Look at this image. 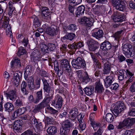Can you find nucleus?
Wrapping results in <instances>:
<instances>
[{
  "instance_id": "obj_1",
  "label": "nucleus",
  "mask_w": 135,
  "mask_h": 135,
  "mask_svg": "<svg viewBox=\"0 0 135 135\" xmlns=\"http://www.w3.org/2000/svg\"><path fill=\"white\" fill-rule=\"evenodd\" d=\"M62 61L61 65L62 69L60 67L57 61L55 60L54 62L55 70L59 76H60L62 74L63 70L68 73L71 72V68L68 60L66 59H64Z\"/></svg>"
},
{
  "instance_id": "obj_2",
  "label": "nucleus",
  "mask_w": 135,
  "mask_h": 135,
  "mask_svg": "<svg viewBox=\"0 0 135 135\" xmlns=\"http://www.w3.org/2000/svg\"><path fill=\"white\" fill-rule=\"evenodd\" d=\"M71 64L76 69H80L81 67H85L86 64L84 60L80 57H78L76 59H73Z\"/></svg>"
},
{
  "instance_id": "obj_3",
  "label": "nucleus",
  "mask_w": 135,
  "mask_h": 135,
  "mask_svg": "<svg viewBox=\"0 0 135 135\" xmlns=\"http://www.w3.org/2000/svg\"><path fill=\"white\" fill-rule=\"evenodd\" d=\"M43 27L46 30V33L51 36H54L57 35L58 30L57 27L55 25H51L50 27H48L46 24L43 25Z\"/></svg>"
},
{
  "instance_id": "obj_4",
  "label": "nucleus",
  "mask_w": 135,
  "mask_h": 135,
  "mask_svg": "<svg viewBox=\"0 0 135 135\" xmlns=\"http://www.w3.org/2000/svg\"><path fill=\"white\" fill-rule=\"evenodd\" d=\"M122 50L123 53L127 57H133L135 53L131 48H130L128 44H126L123 45Z\"/></svg>"
},
{
  "instance_id": "obj_5",
  "label": "nucleus",
  "mask_w": 135,
  "mask_h": 135,
  "mask_svg": "<svg viewBox=\"0 0 135 135\" xmlns=\"http://www.w3.org/2000/svg\"><path fill=\"white\" fill-rule=\"evenodd\" d=\"M63 101L62 97L57 95L55 97V100L52 101V104L57 109H60L62 106Z\"/></svg>"
},
{
  "instance_id": "obj_6",
  "label": "nucleus",
  "mask_w": 135,
  "mask_h": 135,
  "mask_svg": "<svg viewBox=\"0 0 135 135\" xmlns=\"http://www.w3.org/2000/svg\"><path fill=\"white\" fill-rule=\"evenodd\" d=\"M115 75L113 73L110 74L109 76H107L105 80V85L107 88L109 87L114 80Z\"/></svg>"
},
{
  "instance_id": "obj_7",
  "label": "nucleus",
  "mask_w": 135,
  "mask_h": 135,
  "mask_svg": "<svg viewBox=\"0 0 135 135\" xmlns=\"http://www.w3.org/2000/svg\"><path fill=\"white\" fill-rule=\"evenodd\" d=\"M124 0H116L114 5L116 9L120 11H123L125 7Z\"/></svg>"
},
{
  "instance_id": "obj_8",
  "label": "nucleus",
  "mask_w": 135,
  "mask_h": 135,
  "mask_svg": "<svg viewBox=\"0 0 135 135\" xmlns=\"http://www.w3.org/2000/svg\"><path fill=\"white\" fill-rule=\"evenodd\" d=\"M99 56H100V55L98 53L95 54L94 55H91V57L94 61L95 68H96L97 69H99L101 67V64L98 60V57Z\"/></svg>"
},
{
  "instance_id": "obj_9",
  "label": "nucleus",
  "mask_w": 135,
  "mask_h": 135,
  "mask_svg": "<svg viewBox=\"0 0 135 135\" xmlns=\"http://www.w3.org/2000/svg\"><path fill=\"white\" fill-rule=\"evenodd\" d=\"M41 11L42 16L45 17V19L49 20L51 19V13L48 8L46 7H43L41 9Z\"/></svg>"
},
{
  "instance_id": "obj_10",
  "label": "nucleus",
  "mask_w": 135,
  "mask_h": 135,
  "mask_svg": "<svg viewBox=\"0 0 135 135\" xmlns=\"http://www.w3.org/2000/svg\"><path fill=\"white\" fill-rule=\"evenodd\" d=\"M81 23L85 24L86 26L88 27L91 26L93 23V22L91 19L85 17L81 18Z\"/></svg>"
},
{
  "instance_id": "obj_11",
  "label": "nucleus",
  "mask_w": 135,
  "mask_h": 135,
  "mask_svg": "<svg viewBox=\"0 0 135 135\" xmlns=\"http://www.w3.org/2000/svg\"><path fill=\"white\" fill-rule=\"evenodd\" d=\"M112 47V45L108 41H105L102 43L100 46V48L103 50H108Z\"/></svg>"
},
{
  "instance_id": "obj_12",
  "label": "nucleus",
  "mask_w": 135,
  "mask_h": 135,
  "mask_svg": "<svg viewBox=\"0 0 135 135\" xmlns=\"http://www.w3.org/2000/svg\"><path fill=\"white\" fill-rule=\"evenodd\" d=\"M26 111V109L25 108H22L18 109L16 110L13 114L12 115L13 118L14 119L17 118L21 115L24 114Z\"/></svg>"
},
{
  "instance_id": "obj_13",
  "label": "nucleus",
  "mask_w": 135,
  "mask_h": 135,
  "mask_svg": "<svg viewBox=\"0 0 135 135\" xmlns=\"http://www.w3.org/2000/svg\"><path fill=\"white\" fill-rule=\"evenodd\" d=\"M39 52L37 51L34 50L33 51L31 55V60L32 62H36L40 61V59L37 56Z\"/></svg>"
},
{
  "instance_id": "obj_14",
  "label": "nucleus",
  "mask_w": 135,
  "mask_h": 135,
  "mask_svg": "<svg viewBox=\"0 0 135 135\" xmlns=\"http://www.w3.org/2000/svg\"><path fill=\"white\" fill-rule=\"evenodd\" d=\"M123 124L125 126L129 127L132 126L135 123V118H126L123 121Z\"/></svg>"
},
{
  "instance_id": "obj_15",
  "label": "nucleus",
  "mask_w": 135,
  "mask_h": 135,
  "mask_svg": "<svg viewBox=\"0 0 135 135\" xmlns=\"http://www.w3.org/2000/svg\"><path fill=\"white\" fill-rule=\"evenodd\" d=\"M22 125L21 120H16L14 123L13 128L15 130H16L17 132H20V131L22 129Z\"/></svg>"
},
{
  "instance_id": "obj_16",
  "label": "nucleus",
  "mask_w": 135,
  "mask_h": 135,
  "mask_svg": "<svg viewBox=\"0 0 135 135\" xmlns=\"http://www.w3.org/2000/svg\"><path fill=\"white\" fill-rule=\"evenodd\" d=\"M6 95L7 99H9L12 101L14 100L17 97L16 91L15 90H11L8 93H6Z\"/></svg>"
},
{
  "instance_id": "obj_17",
  "label": "nucleus",
  "mask_w": 135,
  "mask_h": 135,
  "mask_svg": "<svg viewBox=\"0 0 135 135\" xmlns=\"http://www.w3.org/2000/svg\"><path fill=\"white\" fill-rule=\"evenodd\" d=\"M42 80L44 84L43 89L44 91L47 93H49L51 89L50 84L49 83L47 80L44 78L42 79Z\"/></svg>"
},
{
  "instance_id": "obj_18",
  "label": "nucleus",
  "mask_w": 135,
  "mask_h": 135,
  "mask_svg": "<svg viewBox=\"0 0 135 135\" xmlns=\"http://www.w3.org/2000/svg\"><path fill=\"white\" fill-rule=\"evenodd\" d=\"M111 65L108 62H105L103 66V73L104 74H109L111 71Z\"/></svg>"
},
{
  "instance_id": "obj_19",
  "label": "nucleus",
  "mask_w": 135,
  "mask_h": 135,
  "mask_svg": "<svg viewBox=\"0 0 135 135\" xmlns=\"http://www.w3.org/2000/svg\"><path fill=\"white\" fill-rule=\"evenodd\" d=\"M85 7L83 6H81L78 7L75 13L76 17H80L84 13Z\"/></svg>"
},
{
  "instance_id": "obj_20",
  "label": "nucleus",
  "mask_w": 135,
  "mask_h": 135,
  "mask_svg": "<svg viewBox=\"0 0 135 135\" xmlns=\"http://www.w3.org/2000/svg\"><path fill=\"white\" fill-rule=\"evenodd\" d=\"M32 122H33L36 128L38 130H42L43 127L41 122H38L35 117H34L32 120Z\"/></svg>"
},
{
  "instance_id": "obj_21",
  "label": "nucleus",
  "mask_w": 135,
  "mask_h": 135,
  "mask_svg": "<svg viewBox=\"0 0 135 135\" xmlns=\"http://www.w3.org/2000/svg\"><path fill=\"white\" fill-rule=\"evenodd\" d=\"M70 113H72L71 116L70 118L71 120H74L78 115V110L76 108H73L71 111Z\"/></svg>"
},
{
  "instance_id": "obj_22",
  "label": "nucleus",
  "mask_w": 135,
  "mask_h": 135,
  "mask_svg": "<svg viewBox=\"0 0 135 135\" xmlns=\"http://www.w3.org/2000/svg\"><path fill=\"white\" fill-rule=\"evenodd\" d=\"M4 108L5 110L9 112H11L14 109V106L12 104L9 102H7L5 104Z\"/></svg>"
},
{
  "instance_id": "obj_23",
  "label": "nucleus",
  "mask_w": 135,
  "mask_h": 135,
  "mask_svg": "<svg viewBox=\"0 0 135 135\" xmlns=\"http://www.w3.org/2000/svg\"><path fill=\"white\" fill-rule=\"evenodd\" d=\"M103 33L102 30H99L93 33L92 36L96 39H99L102 38L103 36Z\"/></svg>"
},
{
  "instance_id": "obj_24",
  "label": "nucleus",
  "mask_w": 135,
  "mask_h": 135,
  "mask_svg": "<svg viewBox=\"0 0 135 135\" xmlns=\"http://www.w3.org/2000/svg\"><path fill=\"white\" fill-rule=\"evenodd\" d=\"M47 131L49 134L55 135L57 132V128L54 126H51L48 128Z\"/></svg>"
},
{
  "instance_id": "obj_25",
  "label": "nucleus",
  "mask_w": 135,
  "mask_h": 135,
  "mask_svg": "<svg viewBox=\"0 0 135 135\" xmlns=\"http://www.w3.org/2000/svg\"><path fill=\"white\" fill-rule=\"evenodd\" d=\"M27 84L26 82L23 81L21 85V90L24 95H27L28 94V92L27 91L26 88L27 86Z\"/></svg>"
},
{
  "instance_id": "obj_26",
  "label": "nucleus",
  "mask_w": 135,
  "mask_h": 135,
  "mask_svg": "<svg viewBox=\"0 0 135 135\" xmlns=\"http://www.w3.org/2000/svg\"><path fill=\"white\" fill-rule=\"evenodd\" d=\"M113 20L115 22H122L124 21L125 20V17L121 15L118 14L114 16L113 18Z\"/></svg>"
},
{
  "instance_id": "obj_27",
  "label": "nucleus",
  "mask_w": 135,
  "mask_h": 135,
  "mask_svg": "<svg viewBox=\"0 0 135 135\" xmlns=\"http://www.w3.org/2000/svg\"><path fill=\"white\" fill-rule=\"evenodd\" d=\"M94 87L93 86H90L85 88L84 91L86 95L90 96L93 94L94 91Z\"/></svg>"
},
{
  "instance_id": "obj_28",
  "label": "nucleus",
  "mask_w": 135,
  "mask_h": 135,
  "mask_svg": "<svg viewBox=\"0 0 135 135\" xmlns=\"http://www.w3.org/2000/svg\"><path fill=\"white\" fill-rule=\"evenodd\" d=\"M42 99V91L41 90L36 92V94L35 99L37 103H38Z\"/></svg>"
},
{
  "instance_id": "obj_29",
  "label": "nucleus",
  "mask_w": 135,
  "mask_h": 135,
  "mask_svg": "<svg viewBox=\"0 0 135 135\" xmlns=\"http://www.w3.org/2000/svg\"><path fill=\"white\" fill-rule=\"evenodd\" d=\"M72 123L69 120L67 119L63 122L62 127L65 129H69V128L72 127Z\"/></svg>"
},
{
  "instance_id": "obj_30",
  "label": "nucleus",
  "mask_w": 135,
  "mask_h": 135,
  "mask_svg": "<svg viewBox=\"0 0 135 135\" xmlns=\"http://www.w3.org/2000/svg\"><path fill=\"white\" fill-rule=\"evenodd\" d=\"M45 107L44 106L41 102L38 105L35 106V108L33 110V112L35 113L38 112L43 109Z\"/></svg>"
},
{
  "instance_id": "obj_31",
  "label": "nucleus",
  "mask_w": 135,
  "mask_h": 135,
  "mask_svg": "<svg viewBox=\"0 0 135 135\" xmlns=\"http://www.w3.org/2000/svg\"><path fill=\"white\" fill-rule=\"evenodd\" d=\"M52 97L53 96L52 95L50 96H49L48 97H46L41 102L45 107H46L49 104L51 100L52 99Z\"/></svg>"
},
{
  "instance_id": "obj_32",
  "label": "nucleus",
  "mask_w": 135,
  "mask_h": 135,
  "mask_svg": "<svg viewBox=\"0 0 135 135\" xmlns=\"http://www.w3.org/2000/svg\"><path fill=\"white\" fill-rule=\"evenodd\" d=\"M95 89L97 92L99 93H102L104 90L103 85L99 82L96 83Z\"/></svg>"
},
{
  "instance_id": "obj_33",
  "label": "nucleus",
  "mask_w": 135,
  "mask_h": 135,
  "mask_svg": "<svg viewBox=\"0 0 135 135\" xmlns=\"http://www.w3.org/2000/svg\"><path fill=\"white\" fill-rule=\"evenodd\" d=\"M3 19V22L2 25V27L5 29L6 28H7L8 26H10V25H8L9 19L8 17H4Z\"/></svg>"
},
{
  "instance_id": "obj_34",
  "label": "nucleus",
  "mask_w": 135,
  "mask_h": 135,
  "mask_svg": "<svg viewBox=\"0 0 135 135\" xmlns=\"http://www.w3.org/2000/svg\"><path fill=\"white\" fill-rule=\"evenodd\" d=\"M18 66L19 67H21L20 60L17 58L15 57L11 61V67Z\"/></svg>"
},
{
  "instance_id": "obj_35",
  "label": "nucleus",
  "mask_w": 135,
  "mask_h": 135,
  "mask_svg": "<svg viewBox=\"0 0 135 135\" xmlns=\"http://www.w3.org/2000/svg\"><path fill=\"white\" fill-rule=\"evenodd\" d=\"M75 36V33H69L65 36L63 37V38L64 40L68 39L71 41L74 39Z\"/></svg>"
},
{
  "instance_id": "obj_36",
  "label": "nucleus",
  "mask_w": 135,
  "mask_h": 135,
  "mask_svg": "<svg viewBox=\"0 0 135 135\" xmlns=\"http://www.w3.org/2000/svg\"><path fill=\"white\" fill-rule=\"evenodd\" d=\"M119 75H126L128 76V75L132 76L133 75V74L130 72L128 70H127L126 71L123 70H120L119 72Z\"/></svg>"
},
{
  "instance_id": "obj_37",
  "label": "nucleus",
  "mask_w": 135,
  "mask_h": 135,
  "mask_svg": "<svg viewBox=\"0 0 135 135\" xmlns=\"http://www.w3.org/2000/svg\"><path fill=\"white\" fill-rule=\"evenodd\" d=\"M40 47L41 51L44 53H49L48 45L41 43L40 45Z\"/></svg>"
},
{
  "instance_id": "obj_38",
  "label": "nucleus",
  "mask_w": 135,
  "mask_h": 135,
  "mask_svg": "<svg viewBox=\"0 0 135 135\" xmlns=\"http://www.w3.org/2000/svg\"><path fill=\"white\" fill-rule=\"evenodd\" d=\"M122 112H123L122 111L117 105L115 106L114 109L112 111L113 114L116 116L119 115Z\"/></svg>"
},
{
  "instance_id": "obj_39",
  "label": "nucleus",
  "mask_w": 135,
  "mask_h": 135,
  "mask_svg": "<svg viewBox=\"0 0 135 135\" xmlns=\"http://www.w3.org/2000/svg\"><path fill=\"white\" fill-rule=\"evenodd\" d=\"M81 79H82L83 82L85 83H87L91 80L89 77L88 74L86 72H85L84 75H83Z\"/></svg>"
},
{
  "instance_id": "obj_40",
  "label": "nucleus",
  "mask_w": 135,
  "mask_h": 135,
  "mask_svg": "<svg viewBox=\"0 0 135 135\" xmlns=\"http://www.w3.org/2000/svg\"><path fill=\"white\" fill-rule=\"evenodd\" d=\"M114 118L112 114L110 113H107L106 116V120L107 122L111 123L113 122Z\"/></svg>"
},
{
  "instance_id": "obj_41",
  "label": "nucleus",
  "mask_w": 135,
  "mask_h": 135,
  "mask_svg": "<svg viewBox=\"0 0 135 135\" xmlns=\"http://www.w3.org/2000/svg\"><path fill=\"white\" fill-rule=\"evenodd\" d=\"M32 66H27L25 69V76H28L32 72Z\"/></svg>"
},
{
  "instance_id": "obj_42",
  "label": "nucleus",
  "mask_w": 135,
  "mask_h": 135,
  "mask_svg": "<svg viewBox=\"0 0 135 135\" xmlns=\"http://www.w3.org/2000/svg\"><path fill=\"white\" fill-rule=\"evenodd\" d=\"M116 105L119 108H120V110L122 111V112L126 109V107L124 103L122 101H120L118 102L117 103Z\"/></svg>"
},
{
  "instance_id": "obj_43",
  "label": "nucleus",
  "mask_w": 135,
  "mask_h": 135,
  "mask_svg": "<svg viewBox=\"0 0 135 135\" xmlns=\"http://www.w3.org/2000/svg\"><path fill=\"white\" fill-rule=\"evenodd\" d=\"M22 73L21 71H18L14 74V79H17L20 80L22 78Z\"/></svg>"
},
{
  "instance_id": "obj_44",
  "label": "nucleus",
  "mask_w": 135,
  "mask_h": 135,
  "mask_svg": "<svg viewBox=\"0 0 135 135\" xmlns=\"http://www.w3.org/2000/svg\"><path fill=\"white\" fill-rule=\"evenodd\" d=\"M8 13V15L10 16H11L13 14L15 15L16 12L15 8L14 7H9Z\"/></svg>"
},
{
  "instance_id": "obj_45",
  "label": "nucleus",
  "mask_w": 135,
  "mask_h": 135,
  "mask_svg": "<svg viewBox=\"0 0 135 135\" xmlns=\"http://www.w3.org/2000/svg\"><path fill=\"white\" fill-rule=\"evenodd\" d=\"M24 78L27 81L28 84L34 83V79L32 76L28 77V76H24Z\"/></svg>"
},
{
  "instance_id": "obj_46",
  "label": "nucleus",
  "mask_w": 135,
  "mask_h": 135,
  "mask_svg": "<svg viewBox=\"0 0 135 135\" xmlns=\"http://www.w3.org/2000/svg\"><path fill=\"white\" fill-rule=\"evenodd\" d=\"M88 45L97 46L98 44V42L95 40L91 39L88 40L87 42Z\"/></svg>"
},
{
  "instance_id": "obj_47",
  "label": "nucleus",
  "mask_w": 135,
  "mask_h": 135,
  "mask_svg": "<svg viewBox=\"0 0 135 135\" xmlns=\"http://www.w3.org/2000/svg\"><path fill=\"white\" fill-rule=\"evenodd\" d=\"M41 25L40 22L37 17H35L33 21V25L35 28L39 27Z\"/></svg>"
},
{
  "instance_id": "obj_48",
  "label": "nucleus",
  "mask_w": 135,
  "mask_h": 135,
  "mask_svg": "<svg viewBox=\"0 0 135 135\" xmlns=\"http://www.w3.org/2000/svg\"><path fill=\"white\" fill-rule=\"evenodd\" d=\"M6 29V33L7 35L9 36L11 38H12L13 35L11 30V27L10 26H8Z\"/></svg>"
},
{
  "instance_id": "obj_49",
  "label": "nucleus",
  "mask_w": 135,
  "mask_h": 135,
  "mask_svg": "<svg viewBox=\"0 0 135 135\" xmlns=\"http://www.w3.org/2000/svg\"><path fill=\"white\" fill-rule=\"evenodd\" d=\"M26 52L24 48L22 46H21L19 48L17 54L18 56H20L25 54Z\"/></svg>"
},
{
  "instance_id": "obj_50",
  "label": "nucleus",
  "mask_w": 135,
  "mask_h": 135,
  "mask_svg": "<svg viewBox=\"0 0 135 135\" xmlns=\"http://www.w3.org/2000/svg\"><path fill=\"white\" fill-rule=\"evenodd\" d=\"M68 47L70 51L73 52L75 51L76 50L75 42L72 44H68Z\"/></svg>"
},
{
  "instance_id": "obj_51",
  "label": "nucleus",
  "mask_w": 135,
  "mask_h": 135,
  "mask_svg": "<svg viewBox=\"0 0 135 135\" xmlns=\"http://www.w3.org/2000/svg\"><path fill=\"white\" fill-rule=\"evenodd\" d=\"M49 52L54 51L56 48V45L54 44L49 43L48 44Z\"/></svg>"
},
{
  "instance_id": "obj_52",
  "label": "nucleus",
  "mask_w": 135,
  "mask_h": 135,
  "mask_svg": "<svg viewBox=\"0 0 135 135\" xmlns=\"http://www.w3.org/2000/svg\"><path fill=\"white\" fill-rule=\"evenodd\" d=\"M41 79L40 78H37L35 81V85L37 89L40 88L41 84Z\"/></svg>"
},
{
  "instance_id": "obj_53",
  "label": "nucleus",
  "mask_w": 135,
  "mask_h": 135,
  "mask_svg": "<svg viewBox=\"0 0 135 135\" xmlns=\"http://www.w3.org/2000/svg\"><path fill=\"white\" fill-rule=\"evenodd\" d=\"M15 105L18 107H20L23 106V103L21 99H18L16 100Z\"/></svg>"
},
{
  "instance_id": "obj_54",
  "label": "nucleus",
  "mask_w": 135,
  "mask_h": 135,
  "mask_svg": "<svg viewBox=\"0 0 135 135\" xmlns=\"http://www.w3.org/2000/svg\"><path fill=\"white\" fill-rule=\"evenodd\" d=\"M70 129H65L62 128L61 129L60 134L61 135H68Z\"/></svg>"
},
{
  "instance_id": "obj_55",
  "label": "nucleus",
  "mask_w": 135,
  "mask_h": 135,
  "mask_svg": "<svg viewBox=\"0 0 135 135\" xmlns=\"http://www.w3.org/2000/svg\"><path fill=\"white\" fill-rule=\"evenodd\" d=\"M47 109L49 110V112L52 114H58V111L54 109L52 107L49 106L47 107Z\"/></svg>"
},
{
  "instance_id": "obj_56",
  "label": "nucleus",
  "mask_w": 135,
  "mask_h": 135,
  "mask_svg": "<svg viewBox=\"0 0 135 135\" xmlns=\"http://www.w3.org/2000/svg\"><path fill=\"white\" fill-rule=\"evenodd\" d=\"M67 47H68L67 45L63 44L61 45L60 48V49L61 51L62 52H65L66 51H67L68 50Z\"/></svg>"
},
{
  "instance_id": "obj_57",
  "label": "nucleus",
  "mask_w": 135,
  "mask_h": 135,
  "mask_svg": "<svg viewBox=\"0 0 135 135\" xmlns=\"http://www.w3.org/2000/svg\"><path fill=\"white\" fill-rule=\"evenodd\" d=\"M68 29V30H70L71 31H74L76 29V26L74 24H72L69 25L67 27Z\"/></svg>"
},
{
  "instance_id": "obj_58",
  "label": "nucleus",
  "mask_w": 135,
  "mask_h": 135,
  "mask_svg": "<svg viewBox=\"0 0 135 135\" xmlns=\"http://www.w3.org/2000/svg\"><path fill=\"white\" fill-rule=\"evenodd\" d=\"M70 3H73L76 5L78 4L81 3L82 0H68Z\"/></svg>"
},
{
  "instance_id": "obj_59",
  "label": "nucleus",
  "mask_w": 135,
  "mask_h": 135,
  "mask_svg": "<svg viewBox=\"0 0 135 135\" xmlns=\"http://www.w3.org/2000/svg\"><path fill=\"white\" fill-rule=\"evenodd\" d=\"M75 45L76 49H78L82 47L84 45L83 43L81 42H75Z\"/></svg>"
},
{
  "instance_id": "obj_60",
  "label": "nucleus",
  "mask_w": 135,
  "mask_h": 135,
  "mask_svg": "<svg viewBox=\"0 0 135 135\" xmlns=\"http://www.w3.org/2000/svg\"><path fill=\"white\" fill-rule=\"evenodd\" d=\"M27 85L29 89L32 91H33L34 89H37L34 83L28 84Z\"/></svg>"
},
{
  "instance_id": "obj_61",
  "label": "nucleus",
  "mask_w": 135,
  "mask_h": 135,
  "mask_svg": "<svg viewBox=\"0 0 135 135\" xmlns=\"http://www.w3.org/2000/svg\"><path fill=\"white\" fill-rule=\"evenodd\" d=\"M133 75H133L132 76L128 75L129 76V79L128 80H127L126 82V84H125V85L126 86H127L128 85V84L130 83L133 81V77H132V76Z\"/></svg>"
},
{
  "instance_id": "obj_62",
  "label": "nucleus",
  "mask_w": 135,
  "mask_h": 135,
  "mask_svg": "<svg viewBox=\"0 0 135 135\" xmlns=\"http://www.w3.org/2000/svg\"><path fill=\"white\" fill-rule=\"evenodd\" d=\"M28 100L31 103H33L35 104H37L36 99H34L33 95H32L30 96L28 98Z\"/></svg>"
},
{
  "instance_id": "obj_63",
  "label": "nucleus",
  "mask_w": 135,
  "mask_h": 135,
  "mask_svg": "<svg viewBox=\"0 0 135 135\" xmlns=\"http://www.w3.org/2000/svg\"><path fill=\"white\" fill-rule=\"evenodd\" d=\"M129 90L132 93L135 92V82L133 83L131 85L129 88Z\"/></svg>"
},
{
  "instance_id": "obj_64",
  "label": "nucleus",
  "mask_w": 135,
  "mask_h": 135,
  "mask_svg": "<svg viewBox=\"0 0 135 135\" xmlns=\"http://www.w3.org/2000/svg\"><path fill=\"white\" fill-rule=\"evenodd\" d=\"M129 7L133 9H135V3L132 1H130L129 3Z\"/></svg>"
}]
</instances>
